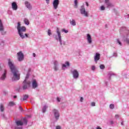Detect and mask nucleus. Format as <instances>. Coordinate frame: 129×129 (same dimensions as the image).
I'll list each match as a JSON object with an SVG mask.
<instances>
[{"label": "nucleus", "instance_id": "obj_1", "mask_svg": "<svg viewBox=\"0 0 129 129\" xmlns=\"http://www.w3.org/2000/svg\"><path fill=\"white\" fill-rule=\"evenodd\" d=\"M8 65L13 75L12 80H19L20 76V72H19V71L10 59H8Z\"/></svg>", "mask_w": 129, "mask_h": 129}, {"label": "nucleus", "instance_id": "obj_2", "mask_svg": "<svg viewBox=\"0 0 129 129\" xmlns=\"http://www.w3.org/2000/svg\"><path fill=\"white\" fill-rule=\"evenodd\" d=\"M17 30L18 31V34L20 37L22 38V39H25V35H23L24 33H23V32H26L27 30L26 27L21 26V23L18 22L17 26Z\"/></svg>", "mask_w": 129, "mask_h": 129}, {"label": "nucleus", "instance_id": "obj_3", "mask_svg": "<svg viewBox=\"0 0 129 129\" xmlns=\"http://www.w3.org/2000/svg\"><path fill=\"white\" fill-rule=\"evenodd\" d=\"M81 14L84 15L85 17H88V12L85 11V8L84 6H82L80 9Z\"/></svg>", "mask_w": 129, "mask_h": 129}, {"label": "nucleus", "instance_id": "obj_4", "mask_svg": "<svg viewBox=\"0 0 129 129\" xmlns=\"http://www.w3.org/2000/svg\"><path fill=\"white\" fill-rule=\"evenodd\" d=\"M72 73L73 74V76L74 78L75 79H77L79 77V73H78V71L76 70H74L72 72Z\"/></svg>", "mask_w": 129, "mask_h": 129}, {"label": "nucleus", "instance_id": "obj_5", "mask_svg": "<svg viewBox=\"0 0 129 129\" xmlns=\"http://www.w3.org/2000/svg\"><path fill=\"white\" fill-rule=\"evenodd\" d=\"M17 55L19 61H23L24 60V54L22 53V51L18 52Z\"/></svg>", "mask_w": 129, "mask_h": 129}, {"label": "nucleus", "instance_id": "obj_6", "mask_svg": "<svg viewBox=\"0 0 129 129\" xmlns=\"http://www.w3.org/2000/svg\"><path fill=\"white\" fill-rule=\"evenodd\" d=\"M59 0H54L53 2V8L54 10H57L58 9V6H59Z\"/></svg>", "mask_w": 129, "mask_h": 129}, {"label": "nucleus", "instance_id": "obj_7", "mask_svg": "<svg viewBox=\"0 0 129 129\" xmlns=\"http://www.w3.org/2000/svg\"><path fill=\"white\" fill-rule=\"evenodd\" d=\"M53 112L54 114V116L55 117L56 119H59V117H60V114H59V112H58V110L54 109L53 110Z\"/></svg>", "mask_w": 129, "mask_h": 129}, {"label": "nucleus", "instance_id": "obj_8", "mask_svg": "<svg viewBox=\"0 0 129 129\" xmlns=\"http://www.w3.org/2000/svg\"><path fill=\"white\" fill-rule=\"evenodd\" d=\"M56 33H57V34L58 35V39H59L60 44V45H62V39H61V33H60L59 28H57Z\"/></svg>", "mask_w": 129, "mask_h": 129}, {"label": "nucleus", "instance_id": "obj_9", "mask_svg": "<svg viewBox=\"0 0 129 129\" xmlns=\"http://www.w3.org/2000/svg\"><path fill=\"white\" fill-rule=\"evenodd\" d=\"M23 89L25 90L28 88V87H30V84H31V82L28 81L26 82L25 83H23Z\"/></svg>", "mask_w": 129, "mask_h": 129}, {"label": "nucleus", "instance_id": "obj_10", "mask_svg": "<svg viewBox=\"0 0 129 129\" xmlns=\"http://www.w3.org/2000/svg\"><path fill=\"white\" fill-rule=\"evenodd\" d=\"M0 32L2 35H5L6 32L4 31V26L3 25V23H2V20H0Z\"/></svg>", "mask_w": 129, "mask_h": 129}, {"label": "nucleus", "instance_id": "obj_11", "mask_svg": "<svg viewBox=\"0 0 129 129\" xmlns=\"http://www.w3.org/2000/svg\"><path fill=\"white\" fill-rule=\"evenodd\" d=\"M100 59V54L99 53H96V55L94 56V60L95 63H97V61Z\"/></svg>", "mask_w": 129, "mask_h": 129}, {"label": "nucleus", "instance_id": "obj_12", "mask_svg": "<svg viewBox=\"0 0 129 129\" xmlns=\"http://www.w3.org/2000/svg\"><path fill=\"white\" fill-rule=\"evenodd\" d=\"M12 7L13 10H14V11H17L18 10V5H17V3L16 2L12 3Z\"/></svg>", "mask_w": 129, "mask_h": 129}, {"label": "nucleus", "instance_id": "obj_13", "mask_svg": "<svg viewBox=\"0 0 129 129\" xmlns=\"http://www.w3.org/2000/svg\"><path fill=\"white\" fill-rule=\"evenodd\" d=\"M105 4L107 6V8H109L110 7H113L112 4L109 2V0H105Z\"/></svg>", "mask_w": 129, "mask_h": 129}, {"label": "nucleus", "instance_id": "obj_14", "mask_svg": "<svg viewBox=\"0 0 129 129\" xmlns=\"http://www.w3.org/2000/svg\"><path fill=\"white\" fill-rule=\"evenodd\" d=\"M38 87V84L37 83V81L36 80H34L32 82V88H37Z\"/></svg>", "mask_w": 129, "mask_h": 129}, {"label": "nucleus", "instance_id": "obj_15", "mask_svg": "<svg viewBox=\"0 0 129 129\" xmlns=\"http://www.w3.org/2000/svg\"><path fill=\"white\" fill-rule=\"evenodd\" d=\"M25 4L27 9L29 10H32V6H31V4H30V3L28 2V1H26L25 2Z\"/></svg>", "mask_w": 129, "mask_h": 129}, {"label": "nucleus", "instance_id": "obj_16", "mask_svg": "<svg viewBox=\"0 0 129 129\" xmlns=\"http://www.w3.org/2000/svg\"><path fill=\"white\" fill-rule=\"evenodd\" d=\"M17 126H22V125H24V122H23L21 120H18L16 122Z\"/></svg>", "mask_w": 129, "mask_h": 129}, {"label": "nucleus", "instance_id": "obj_17", "mask_svg": "<svg viewBox=\"0 0 129 129\" xmlns=\"http://www.w3.org/2000/svg\"><path fill=\"white\" fill-rule=\"evenodd\" d=\"M87 41L89 43V44H91L92 43V40L91 39V36L90 35V34H87Z\"/></svg>", "mask_w": 129, "mask_h": 129}, {"label": "nucleus", "instance_id": "obj_18", "mask_svg": "<svg viewBox=\"0 0 129 129\" xmlns=\"http://www.w3.org/2000/svg\"><path fill=\"white\" fill-rule=\"evenodd\" d=\"M6 77H7V71L5 70L4 74L2 75L1 77L2 80H5L6 79Z\"/></svg>", "mask_w": 129, "mask_h": 129}, {"label": "nucleus", "instance_id": "obj_19", "mask_svg": "<svg viewBox=\"0 0 129 129\" xmlns=\"http://www.w3.org/2000/svg\"><path fill=\"white\" fill-rule=\"evenodd\" d=\"M29 98V95H23V99H21V100H23V101L25 100H27Z\"/></svg>", "mask_w": 129, "mask_h": 129}, {"label": "nucleus", "instance_id": "obj_20", "mask_svg": "<svg viewBox=\"0 0 129 129\" xmlns=\"http://www.w3.org/2000/svg\"><path fill=\"white\" fill-rule=\"evenodd\" d=\"M24 22L25 24V25H29L30 24V22L29 21V20L27 18H25L24 19Z\"/></svg>", "mask_w": 129, "mask_h": 129}, {"label": "nucleus", "instance_id": "obj_21", "mask_svg": "<svg viewBox=\"0 0 129 129\" xmlns=\"http://www.w3.org/2000/svg\"><path fill=\"white\" fill-rule=\"evenodd\" d=\"M67 66H68V67H69V66H70V63H69V62H68V61L66 62L65 64H62L63 68H64V67L66 68V67H67Z\"/></svg>", "mask_w": 129, "mask_h": 129}, {"label": "nucleus", "instance_id": "obj_22", "mask_svg": "<svg viewBox=\"0 0 129 129\" xmlns=\"http://www.w3.org/2000/svg\"><path fill=\"white\" fill-rule=\"evenodd\" d=\"M70 24H71V25H72V26L76 25V22H75V20H70Z\"/></svg>", "mask_w": 129, "mask_h": 129}, {"label": "nucleus", "instance_id": "obj_23", "mask_svg": "<svg viewBox=\"0 0 129 129\" xmlns=\"http://www.w3.org/2000/svg\"><path fill=\"white\" fill-rule=\"evenodd\" d=\"M57 64H58V61H55L54 69L55 71H57V70H58V68H57Z\"/></svg>", "mask_w": 129, "mask_h": 129}, {"label": "nucleus", "instance_id": "obj_24", "mask_svg": "<svg viewBox=\"0 0 129 129\" xmlns=\"http://www.w3.org/2000/svg\"><path fill=\"white\" fill-rule=\"evenodd\" d=\"M0 109L1 111H4L5 110V106H4V105L1 104L0 105Z\"/></svg>", "mask_w": 129, "mask_h": 129}, {"label": "nucleus", "instance_id": "obj_25", "mask_svg": "<svg viewBox=\"0 0 129 129\" xmlns=\"http://www.w3.org/2000/svg\"><path fill=\"white\" fill-rule=\"evenodd\" d=\"M9 105L10 106H14V105H15V103L13 101H11L9 102Z\"/></svg>", "mask_w": 129, "mask_h": 129}, {"label": "nucleus", "instance_id": "obj_26", "mask_svg": "<svg viewBox=\"0 0 129 129\" xmlns=\"http://www.w3.org/2000/svg\"><path fill=\"white\" fill-rule=\"evenodd\" d=\"M74 3H75V8H77L78 2L77 1V0H75Z\"/></svg>", "mask_w": 129, "mask_h": 129}, {"label": "nucleus", "instance_id": "obj_27", "mask_svg": "<svg viewBox=\"0 0 129 129\" xmlns=\"http://www.w3.org/2000/svg\"><path fill=\"white\" fill-rule=\"evenodd\" d=\"M47 106H44L43 107V108L42 109V112H46V109H47Z\"/></svg>", "mask_w": 129, "mask_h": 129}, {"label": "nucleus", "instance_id": "obj_28", "mask_svg": "<svg viewBox=\"0 0 129 129\" xmlns=\"http://www.w3.org/2000/svg\"><path fill=\"white\" fill-rule=\"evenodd\" d=\"M109 107L111 109H113V108H114V105L113 104H111Z\"/></svg>", "mask_w": 129, "mask_h": 129}, {"label": "nucleus", "instance_id": "obj_29", "mask_svg": "<svg viewBox=\"0 0 129 129\" xmlns=\"http://www.w3.org/2000/svg\"><path fill=\"white\" fill-rule=\"evenodd\" d=\"M47 34L48 35V36H51L52 33L51 32V30L48 29V31H47Z\"/></svg>", "mask_w": 129, "mask_h": 129}, {"label": "nucleus", "instance_id": "obj_30", "mask_svg": "<svg viewBox=\"0 0 129 129\" xmlns=\"http://www.w3.org/2000/svg\"><path fill=\"white\" fill-rule=\"evenodd\" d=\"M28 78H29V75H27L25 80L23 82V83H26V82H27V80L28 79Z\"/></svg>", "mask_w": 129, "mask_h": 129}, {"label": "nucleus", "instance_id": "obj_31", "mask_svg": "<svg viewBox=\"0 0 129 129\" xmlns=\"http://www.w3.org/2000/svg\"><path fill=\"white\" fill-rule=\"evenodd\" d=\"M100 69H104V68H105V66H104L103 64H101L100 66Z\"/></svg>", "mask_w": 129, "mask_h": 129}, {"label": "nucleus", "instance_id": "obj_32", "mask_svg": "<svg viewBox=\"0 0 129 129\" xmlns=\"http://www.w3.org/2000/svg\"><path fill=\"white\" fill-rule=\"evenodd\" d=\"M124 41L129 45V38H126Z\"/></svg>", "mask_w": 129, "mask_h": 129}, {"label": "nucleus", "instance_id": "obj_33", "mask_svg": "<svg viewBox=\"0 0 129 129\" xmlns=\"http://www.w3.org/2000/svg\"><path fill=\"white\" fill-rule=\"evenodd\" d=\"M62 32H64L66 34H67V33H68V30H66L65 29H62Z\"/></svg>", "mask_w": 129, "mask_h": 129}, {"label": "nucleus", "instance_id": "obj_34", "mask_svg": "<svg viewBox=\"0 0 129 129\" xmlns=\"http://www.w3.org/2000/svg\"><path fill=\"white\" fill-rule=\"evenodd\" d=\"M101 11H104L105 10V8L104 7V6H101Z\"/></svg>", "mask_w": 129, "mask_h": 129}, {"label": "nucleus", "instance_id": "obj_35", "mask_svg": "<svg viewBox=\"0 0 129 129\" xmlns=\"http://www.w3.org/2000/svg\"><path fill=\"white\" fill-rule=\"evenodd\" d=\"M22 128H23V127H22V126H17L15 127V129H22Z\"/></svg>", "mask_w": 129, "mask_h": 129}, {"label": "nucleus", "instance_id": "obj_36", "mask_svg": "<svg viewBox=\"0 0 129 129\" xmlns=\"http://www.w3.org/2000/svg\"><path fill=\"white\" fill-rule=\"evenodd\" d=\"M116 41H117V43H119V45H120V46H121V42H120L119 40V39H116Z\"/></svg>", "mask_w": 129, "mask_h": 129}, {"label": "nucleus", "instance_id": "obj_37", "mask_svg": "<svg viewBox=\"0 0 129 129\" xmlns=\"http://www.w3.org/2000/svg\"><path fill=\"white\" fill-rule=\"evenodd\" d=\"M92 70H93V71H94V70H95V66H92Z\"/></svg>", "mask_w": 129, "mask_h": 129}, {"label": "nucleus", "instance_id": "obj_38", "mask_svg": "<svg viewBox=\"0 0 129 129\" xmlns=\"http://www.w3.org/2000/svg\"><path fill=\"white\" fill-rule=\"evenodd\" d=\"M91 106H95V102H92L91 103Z\"/></svg>", "mask_w": 129, "mask_h": 129}, {"label": "nucleus", "instance_id": "obj_39", "mask_svg": "<svg viewBox=\"0 0 129 129\" xmlns=\"http://www.w3.org/2000/svg\"><path fill=\"white\" fill-rule=\"evenodd\" d=\"M23 121H24L25 124H27V119L26 118L23 119Z\"/></svg>", "mask_w": 129, "mask_h": 129}, {"label": "nucleus", "instance_id": "obj_40", "mask_svg": "<svg viewBox=\"0 0 129 129\" xmlns=\"http://www.w3.org/2000/svg\"><path fill=\"white\" fill-rule=\"evenodd\" d=\"M115 118H118V117H119V115H117V114H116L115 115Z\"/></svg>", "mask_w": 129, "mask_h": 129}, {"label": "nucleus", "instance_id": "obj_41", "mask_svg": "<svg viewBox=\"0 0 129 129\" xmlns=\"http://www.w3.org/2000/svg\"><path fill=\"white\" fill-rule=\"evenodd\" d=\"M25 37H26V38H28V37H29V36L28 35V34H27V33H25Z\"/></svg>", "mask_w": 129, "mask_h": 129}, {"label": "nucleus", "instance_id": "obj_42", "mask_svg": "<svg viewBox=\"0 0 129 129\" xmlns=\"http://www.w3.org/2000/svg\"><path fill=\"white\" fill-rule=\"evenodd\" d=\"M83 97H81V99H80V101L81 102H82V101H83Z\"/></svg>", "mask_w": 129, "mask_h": 129}, {"label": "nucleus", "instance_id": "obj_43", "mask_svg": "<svg viewBox=\"0 0 129 129\" xmlns=\"http://www.w3.org/2000/svg\"><path fill=\"white\" fill-rule=\"evenodd\" d=\"M19 109H20L21 111H23V108L21 106H19Z\"/></svg>", "mask_w": 129, "mask_h": 129}, {"label": "nucleus", "instance_id": "obj_44", "mask_svg": "<svg viewBox=\"0 0 129 129\" xmlns=\"http://www.w3.org/2000/svg\"><path fill=\"white\" fill-rule=\"evenodd\" d=\"M56 129H61V127L60 126H57Z\"/></svg>", "mask_w": 129, "mask_h": 129}, {"label": "nucleus", "instance_id": "obj_45", "mask_svg": "<svg viewBox=\"0 0 129 129\" xmlns=\"http://www.w3.org/2000/svg\"><path fill=\"white\" fill-rule=\"evenodd\" d=\"M57 101L58 102H60V99L59 98H57Z\"/></svg>", "mask_w": 129, "mask_h": 129}, {"label": "nucleus", "instance_id": "obj_46", "mask_svg": "<svg viewBox=\"0 0 129 129\" xmlns=\"http://www.w3.org/2000/svg\"><path fill=\"white\" fill-rule=\"evenodd\" d=\"M86 4L87 7H89V4H88V3L86 2Z\"/></svg>", "mask_w": 129, "mask_h": 129}, {"label": "nucleus", "instance_id": "obj_47", "mask_svg": "<svg viewBox=\"0 0 129 129\" xmlns=\"http://www.w3.org/2000/svg\"><path fill=\"white\" fill-rule=\"evenodd\" d=\"M33 57H36V53H33Z\"/></svg>", "mask_w": 129, "mask_h": 129}, {"label": "nucleus", "instance_id": "obj_48", "mask_svg": "<svg viewBox=\"0 0 129 129\" xmlns=\"http://www.w3.org/2000/svg\"><path fill=\"white\" fill-rule=\"evenodd\" d=\"M47 4L49 3V2H50V0H46Z\"/></svg>", "mask_w": 129, "mask_h": 129}, {"label": "nucleus", "instance_id": "obj_49", "mask_svg": "<svg viewBox=\"0 0 129 129\" xmlns=\"http://www.w3.org/2000/svg\"><path fill=\"white\" fill-rule=\"evenodd\" d=\"M121 125H123V121H122L121 123Z\"/></svg>", "mask_w": 129, "mask_h": 129}, {"label": "nucleus", "instance_id": "obj_50", "mask_svg": "<svg viewBox=\"0 0 129 129\" xmlns=\"http://www.w3.org/2000/svg\"><path fill=\"white\" fill-rule=\"evenodd\" d=\"M14 98H17V96H14Z\"/></svg>", "mask_w": 129, "mask_h": 129}, {"label": "nucleus", "instance_id": "obj_51", "mask_svg": "<svg viewBox=\"0 0 129 129\" xmlns=\"http://www.w3.org/2000/svg\"><path fill=\"white\" fill-rule=\"evenodd\" d=\"M111 122L112 123V121H111Z\"/></svg>", "mask_w": 129, "mask_h": 129}, {"label": "nucleus", "instance_id": "obj_52", "mask_svg": "<svg viewBox=\"0 0 129 129\" xmlns=\"http://www.w3.org/2000/svg\"><path fill=\"white\" fill-rule=\"evenodd\" d=\"M109 79H110V78H109Z\"/></svg>", "mask_w": 129, "mask_h": 129}]
</instances>
